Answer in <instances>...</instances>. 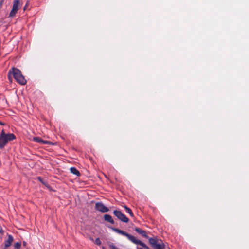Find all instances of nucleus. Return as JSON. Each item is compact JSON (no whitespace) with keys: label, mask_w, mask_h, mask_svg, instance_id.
I'll use <instances>...</instances> for the list:
<instances>
[{"label":"nucleus","mask_w":249,"mask_h":249,"mask_svg":"<svg viewBox=\"0 0 249 249\" xmlns=\"http://www.w3.org/2000/svg\"><path fill=\"white\" fill-rule=\"evenodd\" d=\"M3 2H4V0H1L0 1V8H1V7H2V6L3 4Z\"/></svg>","instance_id":"obj_18"},{"label":"nucleus","mask_w":249,"mask_h":249,"mask_svg":"<svg viewBox=\"0 0 249 249\" xmlns=\"http://www.w3.org/2000/svg\"><path fill=\"white\" fill-rule=\"evenodd\" d=\"M95 209L102 213H106L109 211V209L105 206L102 202H97L95 204Z\"/></svg>","instance_id":"obj_7"},{"label":"nucleus","mask_w":249,"mask_h":249,"mask_svg":"<svg viewBox=\"0 0 249 249\" xmlns=\"http://www.w3.org/2000/svg\"><path fill=\"white\" fill-rule=\"evenodd\" d=\"M110 228L113 231H115V232H116V233H117L118 234H121L122 235L126 236L132 242L133 240H134V239L135 238L134 236L131 235V234H128L127 232H126L125 231H123L122 230H120L119 229H118L117 228H114V227H110Z\"/></svg>","instance_id":"obj_4"},{"label":"nucleus","mask_w":249,"mask_h":249,"mask_svg":"<svg viewBox=\"0 0 249 249\" xmlns=\"http://www.w3.org/2000/svg\"><path fill=\"white\" fill-rule=\"evenodd\" d=\"M37 179L42 184H43L48 190H52L51 186L49 184L47 180L45 178H43L41 177H37Z\"/></svg>","instance_id":"obj_9"},{"label":"nucleus","mask_w":249,"mask_h":249,"mask_svg":"<svg viewBox=\"0 0 249 249\" xmlns=\"http://www.w3.org/2000/svg\"><path fill=\"white\" fill-rule=\"evenodd\" d=\"M135 231L139 234L141 235L142 237L148 239V242L149 244L152 247L153 249H164L165 248V244L162 242L161 240L160 241L161 243L159 242V239L157 237L155 236L153 238H150L147 235L145 231L142 230L140 228L136 227L135 228Z\"/></svg>","instance_id":"obj_1"},{"label":"nucleus","mask_w":249,"mask_h":249,"mask_svg":"<svg viewBox=\"0 0 249 249\" xmlns=\"http://www.w3.org/2000/svg\"><path fill=\"white\" fill-rule=\"evenodd\" d=\"M23 245L24 247H26V245H27V243H26V242L24 241V242H23Z\"/></svg>","instance_id":"obj_19"},{"label":"nucleus","mask_w":249,"mask_h":249,"mask_svg":"<svg viewBox=\"0 0 249 249\" xmlns=\"http://www.w3.org/2000/svg\"><path fill=\"white\" fill-rule=\"evenodd\" d=\"M102 249H105L104 247H103L102 248Z\"/></svg>","instance_id":"obj_22"},{"label":"nucleus","mask_w":249,"mask_h":249,"mask_svg":"<svg viewBox=\"0 0 249 249\" xmlns=\"http://www.w3.org/2000/svg\"><path fill=\"white\" fill-rule=\"evenodd\" d=\"M21 243L17 242L14 244V247L16 249H20L21 247Z\"/></svg>","instance_id":"obj_15"},{"label":"nucleus","mask_w":249,"mask_h":249,"mask_svg":"<svg viewBox=\"0 0 249 249\" xmlns=\"http://www.w3.org/2000/svg\"><path fill=\"white\" fill-rule=\"evenodd\" d=\"M94 243L96 245H98V246L101 245L102 244V242L99 238H96L95 240Z\"/></svg>","instance_id":"obj_14"},{"label":"nucleus","mask_w":249,"mask_h":249,"mask_svg":"<svg viewBox=\"0 0 249 249\" xmlns=\"http://www.w3.org/2000/svg\"><path fill=\"white\" fill-rule=\"evenodd\" d=\"M113 214L120 221L125 223H128L129 222V218H127L120 211L114 210L113 211Z\"/></svg>","instance_id":"obj_6"},{"label":"nucleus","mask_w":249,"mask_h":249,"mask_svg":"<svg viewBox=\"0 0 249 249\" xmlns=\"http://www.w3.org/2000/svg\"><path fill=\"white\" fill-rule=\"evenodd\" d=\"M0 125H4V123L0 121Z\"/></svg>","instance_id":"obj_20"},{"label":"nucleus","mask_w":249,"mask_h":249,"mask_svg":"<svg viewBox=\"0 0 249 249\" xmlns=\"http://www.w3.org/2000/svg\"><path fill=\"white\" fill-rule=\"evenodd\" d=\"M14 241V238L11 235H8L7 240H5L4 242V246L3 249H7L8 247H9L12 242Z\"/></svg>","instance_id":"obj_8"},{"label":"nucleus","mask_w":249,"mask_h":249,"mask_svg":"<svg viewBox=\"0 0 249 249\" xmlns=\"http://www.w3.org/2000/svg\"><path fill=\"white\" fill-rule=\"evenodd\" d=\"M19 0H14L12 8L9 13V16L10 17H13L15 16L16 14L19 9Z\"/></svg>","instance_id":"obj_5"},{"label":"nucleus","mask_w":249,"mask_h":249,"mask_svg":"<svg viewBox=\"0 0 249 249\" xmlns=\"http://www.w3.org/2000/svg\"><path fill=\"white\" fill-rule=\"evenodd\" d=\"M70 170L71 172L73 174L77 176H80V173L75 167H72L70 168Z\"/></svg>","instance_id":"obj_12"},{"label":"nucleus","mask_w":249,"mask_h":249,"mask_svg":"<svg viewBox=\"0 0 249 249\" xmlns=\"http://www.w3.org/2000/svg\"><path fill=\"white\" fill-rule=\"evenodd\" d=\"M16 139L15 135L13 133L6 134L3 129L0 134V149H2L9 141Z\"/></svg>","instance_id":"obj_3"},{"label":"nucleus","mask_w":249,"mask_h":249,"mask_svg":"<svg viewBox=\"0 0 249 249\" xmlns=\"http://www.w3.org/2000/svg\"><path fill=\"white\" fill-rule=\"evenodd\" d=\"M11 75H13L17 82L19 84L24 85L26 84V80L18 69L12 67L10 70H9L7 76L10 81L12 80Z\"/></svg>","instance_id":"obj_2"},{"label":"nucleus","mask_w":249,"mask_h":249,"mask_svg":"<svg viewBox=\"0 0 249 249\" xmlns=\"http://www.w3.org/2000/svg\"><path fill=\"white\" fill-rule=\"evenodd\" d=\"M124 208L126 212L128 213L129 214V215H130V216H131L132 217H134L133 213L132 210L129 207H128L127 206L125 205L124 206Z\"/></svg>","instance_id":"obj_13"},{"label":"nucleus","mask_w":249,"mask_h":249,"mask_svg":"<svg viewBox=\"0 0 249 249\" xmlns=\"http://www.w3.org/2000/svg\"><path fill=\"white\" fill-rule=\"evenodd\" d=\"M90 239L91 240H92V241H93V240H94V239H93V238H90Z\"/></svg>","instance_id":"obj_21"},{"label":"nucleus","mask_w":249,"mask_h":249,"mask_svg":"<svg viewBox=\"0 0 249 249\" xmlns=\"http://www.w3.org/2000/svg\"><path fill=\"white\" fill-rule=\"evenodd\" d=\"M109 247L111 249H118V248L113 243L110 244L109 245Z\"/></svg>","instance_id":"obj_16"},{"label":"nucleus","mask_w":249,"mask_h":249,"mask_svg":"<svg viewBox=\"0 0 249 249\" xmlns=\"http://www.w3.org/2000/svg\"><path fill=\"white\" fill-rule=\"evenodd\" d=\"M33 140L36 142L40 144H51L52 142L50 141H45L42 139L41 138L39 137H34L33 138Z\"/></svg>","instance_id":"obj_10"},{"label":"nucleus","mask_w":249,"mask_h":249,"mask_svg":"<svg viewBox=\"0 0 249 249\" xmlns=\"http://www.w3.org/2000/svg\"><path fill=\"white\" fill-rule=\"evenodd\" d=\"M104 219L105 221H107L110 223L111 224H113L114 223V221L112 219V217L109 214H106L104 215Z\"/></svg>","instance_id":"obj_11"},{"label":"nucleus","mask_w":249,"mask_h":249,"mask_svg":"<svg viewBox=\"0 0 249 249\" xmlns=\"http://www.w3.org/2000/svg\"><path fill=\"white\" fill-rule=\"evenodd\" d=\"M3 234V230L1 228L0 229V237L1 238Z\"/></svg>","instance_id":"obj_17"}]
</instances>
